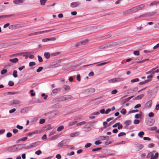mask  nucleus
Listing matches in <instances>:
<instances>
[{
	"mask_svg": "<svg viewBox=\"0 0 159 159\" xmlns=\"http://www.w3.org/2000/svg\"><path fill=\"white\" fill-rule=\"evenodd\" d=\"M24 145L25 144H19L17 145H14V146L8 148L7 149V151L10 152H16L20 150L19 149H18V147L19 146L21 145Z\"/></svg>",
	"mask_w": 159,
	"mask_h": 159,
	"instance_id": "1",
	"label": "nucleus"
},
{
	"mask_svg": "<svg viewBox=\"0 0 159 159\" xmlns=\"http://www.w3.org/2000/svg\"><path fill=\"white\" fill-rule=\"evenodd\" d=\"M54 29H51V30H44L42 31H38V32H34L33 33H32L30 34H29L28 35L27 37H30L31 36H33L35 35H37L38 34H43L45 33L49 32L50 31H51L53 30Z\"/></svg>",
	"mask_w": 159,
	"mask_h": 159,
	"instance_id": "2",
	"label": "nucleus"
},
{
	"mask_svg": "<svg viewBox=\"0 0 159 159\" xmlns=\"http://www.w3.org/2000/svg\"><path fill=\"white\" fill-rule=\"evenodd\" d=\"M145 7L144 4H141L139 6L135 7L131 9H130L131 12L132 13L134 12H136L139 10H140Z\"/></svg>",
	"mask_w": 159,
	"mask_h": 159,
	"instance_id": "3",
	"label": "nucleus"
},
{
	"mask_svg": "<svg viewBox=\"0 0 159 159\" xmlns=\"http://www.w3.org/2000/svg\"><path fill=\"white\" fill-rule=\"evenodd\" d=\"M69 139H65L60 142L58 145V147H61L65 146L67 145L69 142Z\"/></svg>",
	"mask_w": 159,
	"mask_h": 159,
	"instance_id": "4",
	"label": "nucleus"
},
{
	"mask_svg": "<svg viewBox=\"0 0 159 159\" xmlns=\"http://www.w3.org/2000/svg\"><path fill=\"white\" fill-rule=\"evenodd\" d=\"M56 115V113L55 111H53L50 113H46L44 114L47 116L46 118L50 119L54 117Z\"/></svg>",
	"mask_w": 159,
	"mask_h": 159,
	"instance_id": "5",
	"label": "nucleus"
},
{
	"mask_svg": "<svg viewBox=\"0 0 159 159\" xmlns=\"http://www.w3.org/2000/svg\"><path fill=\"white\" fill-rule=\"evenodd\" d=\"M56 37H51L44 39H42V41L44 42H48L50 41H54L56 40Z\"/></svg>",
	"mask_w": 159,
	"mask_h": 159,
	"instance_id": "6",
	"label": "nucleus"
},
{
	"mask_svg": "<svg viewBox=\"0 0 159 159\" xmlns=\"http://www.w3.org/2000/svg\"><path fill=\"white\" fill-rule=\"evenodd\" d=\"M80 118L78 117H75L73 121H71L69 122L68 125L69 126H72L75 124L77 122V120Z\"/></svg>",
	"mask_w": 159,
	"mask_h": 159,
	"instance_id": "7",
	"label": "nucleus"
},
{
	"mask_svg": "<svg viewBox=\"0 0 159 159\" xmlns=\"http://www.w3.org/2000/svg\"><path fill=\"white\" fill-rule=\"evenodd\" d=\"M20 25L16 24V25H10L9 27V28L11 29H15L21 28L22 26H20Z\"/></svg>",
	"mask_w": 159,
	"mask_h": 159,
	"instance_id": "8",
	"label": "nucleus"
},
{
	"mask_svg": "<svg viewBox=\"0 0 159 159\" xmlns=\"http://www.w3.org/2000/svg\"><path fill=\"white\" fill-rule=\"evenodd\" d=\"M80 5V3L78 2H74L70 4V6L72 8H75L78 6Z\"/></svg>",
	"mask_w": 159,
	"mask_h": 159,
	"instance_id": "9",
	"label": "nucleus"
},
{
	"mask_svg": "<svg viewBox=\"0 0 159 159\" xmlns=\"http://www.w3.org/2000/svg\"><path fill=\"white\" fill-rule=\"evenodd\" d=\"M20 101L18 100L15 99L10 102V105H12L14 104H18L20 103Z\"/></svg>",
	"mask_w": 159,
	"mask_h": 159,
	"instance_id": "10",
	"label": "nucleus"
},
{
	"mask_svg": "<svg viewBox=\"0 0 159 159\" xmlns=\"http://www.w3.org/2000/svg\"><path fill=\"white\" fill-rule=\"evenodd\" d=\"M80 134V133L79 132L77 131L71 133L69 134V136L70 137H74L77 136Z\"/></svg>",
	"mask_w": 159,
	"mask_h": 159,
	"instance_id": "11",
	"label": "nucleus"
},
{
	"mask_svg": "<svg viewBox=\"0 0 159 159\" xmlns=\"http://www.w3.org/2000/svg\"><path fill=\"white\" fill-rule=\"evenodd\" d=\"M32 108V107H29L22 109L20 110V112L22 113H24L25 112L27 111L28 110L31 109Z\"/></svg>",
	"mask_w": 159,
	"mask_h": 159,
	"instance_id": "12",
	"label": "nucleus"
},
{
	"mask_svg": "<svg viewBox=\"0 0 159 159\" xmlns=\"http://www.w3.org/2000/svg\"><path fill=\"white\" fill-rule=\"evenodd\" d=\"M138 88L135 87L133 89H130L128 90V93H131L133 92L136 91L138 90Z\"/></svg>",
	"mask_w": 159,
	"mask_h": 159,
	"instance_id": "13",
	"label": "nucleus"
},
{
	"mask_svg": "<svg viewBox=\"0 0 159 159\" xmlns=\"http://www.w3.org/2000/svg\"><path fill=\"white\" fill-rule=\"evenodd\" d=\"M137 151H139L142 149L144 145L142 144L136 145L135 146Z\"/></svg>",
	"mask_w": 159,
	"mask_h": 159,
	"instance_id": "14",
	"label": "nucleus"
},
{
	"mask_svg": "<svg viewBox=\"0 0 159 159\" xmlns=\"http://www.w3.org/2000/svg\"><path fill=\"white\" fill-rule=\"evenodd\" d=\"M29 54V52H26L20 53H19L14 54V55H15V56H18V55H23V57H26V58H27V55H28Z\"/></svg>",
	"mask_w": 159,
	"mask_h": 159,
	"instance_id": "15",
	"label": "nucleus"
},
{
	"mask_svg": "<svg viewBox=\"0 0 159 159\" xmlns=\"http://www.w3.org/2000/svg\"><path fill=\"white\" fill-rule=\"evenodd\" d=\"M83 128L84 129V130L86 131H89L91 129V128L90 126V125H87L84 126L83 127Z\"/></svg>",
	"mask_w": 159,
	"mask_h": 159,
	"instance_id": "16",
	"label": "nucleus"
},
{
	"mask_svg": "<svg viewBox=\"0 0 159 159\" xmlns=\"http://www.w3.org/2000/svg\"><path fill=\"white\" fill-rule=\"evenodd\" d=\"M40 142L39 141H37L34 143H32L31 144L32 148H33L34 147H36L40 145Z\"/></svg>",
	"mask_w": 159,
	"mask_h": 159,
	"instance_id": "17",
	"label": "nucleus"
},
{
	"mask_svg": "<svg viewBox=\"0 0 159 159\" xmlns=\"http://www.w3.org/2000/svg\"><path fill=\"white\" fill-rule=\"evenodd\" d=\"M144 96V94H141L138 95L133 99L134 100H137L142 99Z\"/></svg>",
	"mask_w": 159,
	"mask_h": 159,
	"instance_id": "18",
	"label": "nucleus"
},
{
	"mask_svg": "<svg viewBox=\"0 0 159 159\" xmlns=\"http://www.w3.org/2000/svg\"><path fill=\"white\" fill-rule=\"evenodd\" d=\"M56 100L58 102L65 101V95L61 96L58 98H57Z\"/></svg>",
	"mask_w": 159,
	"mask_h": 159,
	"instance_id": "19",
	"label": "nucleus"
},
{
	"mask_svg": "<svg viewBox=\"0 0 159 159\" xmlns=\"http://www.w3.org/2000/svg\"><path fill=\"white\" fill-rule=\"evenodd\" d=\"M131 123V120H127L125 122V124L126 125L124 127V128L125 129L129 125H130Z\"/></svg>",
	"mask_w": 159,
	"mask_h": 159,
	"instance_id": "20",
	"label": "nucleus"
},
{
	"mask_svg": "<svg viewBox=\"0 0 159 159\" xmlns=\"http://www.w3.org/2000/svg\"><path fill=\"white\" fill-rule=\"evenodd\" d=\"M80 42L81 45H84L88 43L89 40L88 39H85Z\"/></svg>",
	"mask_w": 159,
	"mask_h": 159,
	"instance_id": "21",
	"label": "nucleus"
},
{
	"mask_svg": "<svg viewBox=\"0 0 159 159\" xmlns=\"http://www.w3.org/2000/svg\"><path fill=\"white\" fill-rule=\"evenodd\" d=\"M38 133V130H36L32 132L29 133L27 134L28 136H31L32 135L35 134H37Z\"/></svg>",
	"mask_w": 159,
	"mask_h": 159,
	"instance_id": "22",
	"label": "nucleus"
},
{
	"mask_svg": "<svg viewBox=\"0 0 159 159\" xmlns=\"http://www.w3.org/2000/svg\"><path fill=\"white\" fill-rule=\"evenodd\" d=\"M154 123V120L152 119L151 121H148L146 122V123L147 125H152Z\"/></svg>",
	"mask_w": 159,
	"mask_h": 159,
	"instance_id": "23",
	"label": "nucleus"
},
{
	"mask_svg": "<svg viewBox=\"0 0 159 159\" xmlns=\"http://www.w3.org/2000/svg\"><path fill=\"white\" fill-rule=\"evenodd\" d=\"M151 81V80H145L144 81H143V82H139V85H142L144 84L147 83L148 82H149L150 81Z\"/></svg>",
	"mask_w": 159,
	"mask_h": 159,
	"instance_id": "24",
	"label": "nucleus"
},
{
	"mask_svg": "<svg viewBox=\"0 0 159 159\" xmlns=\"http://www.w3.org/2000/svg\"><path fill=\"white\" fill-rule=\"evenodd\" d=\"M116 83L120 82L124 80V79L122 78H115Z\"/></svg>",
	"mask_w": 159,
	"mask_h": 159,
	"instance_id": "25",
	"label": "nucleus"
},
{
	"mask_svg": "<svg viewBox=\"0 0 159 159\" xmlns=\"http://www.w3.org/2000/svg\"><path fill=\"white\" fill-rule=\"evenodd\" d=\"M25 0H16L13 1V2L15 4H18L19 3H23Z\"/></svg>",
	"mask_w": 159,
	"mask_h": 159,
	"instance_id": "26",
	"label": "nucleus"
},
{
	"mask_svg": "<svg viewBox=\"0 0 159 159\" xmlns=\"http://www.w3.org/2000/svg\"><path fill=\"white\" fill-rule=\"evenodd\" d=\"M100 139L101 140H108L109 139V137L108 136H101L100 137Z\"/></svg>",
	"mask_w": 159,
	"mask_h": 159,
	"instance_id": "27",
	"label": "nucleus"
},
{
	"mask_svg": "<svg viewBox=\"0 0 159 159\" xmlns=\"http://www.w3.org/2000/svg\"><path fill=\"white\" fill-rule=\"evenodd\" d=\"M44 56L46 59H49L50 56V54L48 52H46L44 53Z\"/></svg>",
	"mask_w": 159,
	"mask_h": 159,
	"instance_id": "28",
	"label": "nucleus"
},
{
	"mask_svg": "<svg viewBox=\"0 0 159 159\" xmlns=\"http://www.w3.org/2000/svg\"><path fill=\"white\" fill-rule=\"evenodd\" d=\"M146 157L147 158H148L150 157L151 158H153V152H150L149 153L147 156Z\"/></svg>",
	"mask_w": 159,
	"mask_h": 159,
	"instance_id": "29",
	"label": "nucleus"
},
{
	"mask_svg": "<svg viewBox=\"0 0 159 159\" xmlns=\"http://www.w3.org/2000/svg\"><path fill=\"white\" fill-rule=\"evenodd\" d=\"M131 13H132L131 12L130 9H129V10L123 12V14L125 16L127 15H128Z\"/></svg>",
	"mask_w": 159,
	"mask_h": 159,
	"instance_id": "30",
	"label": "nucleus"
},
{
	"mask_svg": "<svg viewBox=\"0 0 159 159\" xmlns=\"http://www.w3.org/2000/svg\"><path fill=\"white\" fill-rule=\"evenodd\" d=\"M108 83H116V80L115 78L112 79L108 80Z\"/></svg>",
	"mask_w": 159,
	"mask_h": 159,
	"instance_id": "31",
	"label": "nucleus"
},
{
	"mask_svg": "<svg viewBox=\"0 0 159 159\" xmlns=\"http://www.w3.org/2000/svg\"><path fill=\"white\" fill-rule=\"evenodd\" d=\"M159 4V1H155L151 2L150 4V6H153L154 5H156L157 4Z\"/></svg>",
	"mask_w": 159,
	"mask_h": 159,
	"instance_id": "32",
	"label": "nucleus"
},
{
	"mask_svg": "<svg viewBox=\"0 0 159 159\" xmlns=\"http://www.w3.org/2000/svg\"><path fill=\"white\" fill-rule=\"evenodd\" d=\"M60 88H57L53 89L52 91V92L54 93H57L58 91L60 90Z\"/></svg>",
	"mask_w": 159,
	"mask_h": 159,
	"instance_id": "33",
	"label": "nucleus"
},
{
	"mask_svg": "<svg viewBox=\"0 0 159 159\" xmlns=\"http://www.w3.org/2000/svg\"><path fill=\"white\" fill-rule=\"evenodd\" d=\"M9 61L11 62H12L13 63H16L18 61V59L17 58H14L13 59H10L9 60Z\"/></svg>",
	"mask_w": 159,
	"mask_h": 159,
	"instance_id": "34",
	"label": "nucleus"
},
{
	"mask_svg": "<svg viewBox=\"0 0 159 159\" xmlns=\"http://www.w3.org/2000/svg\"><path fill=\"white\" fill-rule=\"evenodd\" d=\"M108 47V46L107 45H105L100 46L99 47V49H102L106 48Z\"/></svg>",
	"mask_w": 159,
	"mask_h": 159,
	"instance_id": "35",
	"label": "nucleus"
},
{
	"mask_svg": "<svg viewBox=\"0 0 159 159\" xmlns=\"http://www.w3.org/2000/svg\"><path fill=\"white\" fill-rule=\"evenodd\" d=\"M86 123V122L85 121H82L80 122H79L76 124V126H79L82 125H84Z\"/></svg>",
	"mask_w": 159,
	"mask_h": 159,
	"instance_id": "36",
	"label": "nucleus"
},
{
	"mask_svg": "<svg viewBox=\"0 0 159 159\" xmlns=\"http://www.w3.org/2000/svg\"><path fill=\"white\" fill-rule=\"evenodd\" d=\"M65 100L71 98L72 96L71 95H65Z\"/></svg>",
	"mask_w": 159,
	"mask_h": 159,
	"instance_id": "37",
	"label": "nucleus"
},
{
	"mask_svg": "<svg viewBox=\"0 0 159 159\" xmlns=\"http://www.w3.org/2000/svg\"><path fill=\"white\" fill-rule=\"evenodd\" d=\"M47 0H40L41 5H44Z\"/></svg>",
	"mask_w": 159,
	"mask_h": 159,
	"instance_id": "38",
	"label": "nucleus"
},
{
	"mask_svg": "<svg viewBox=\"0 0 159 159\" xmlns=\"http://www.w3.org/2000/svg\"><path fill=\"white\" fill-rule=\"evenodd\" d=\"M17 71L16 70H14L12 75L15 78H16L17 77Z\"/></svg>",
	"mask_w": 159,
	"mask_h": 159,
	"instance_id": "39",
	"label": "nucleus"
},
{
	"mask_svg": "<svg viewBox=\"0 0 159 159\" xmlns=\"http://www.w3.org/2000/svg\"><path fill=\"white\" fill-rule=\"evenodd\" d=\"M64 129V126L62 125L59 126L57 129V131H60Z\"/></svg>",
	"mask_w": 159,
	"mask_h": 159,
	"instance_id": "40",
	"label": "nucleus"
},
{
	"mask_svg": "<svg viewBox=\"0 0 159 159\" xmlns=\"http://www.w3.org/2000/svg\"><path fill=\"white\" fill-rule=\"evenodd\" d=\"M144 134V133L143 131H140L138 135L139 137H142V136Z\"/></svg>",
	"mask_w": 159,
	"mask_h": 159,
	"instance_id": "41",
	"label": "nucleus"
},
{
	"mask_svg": "<svg viewBox=\"0 0 159 159\" xmlns=\"http://www.w3.org/2000/svg\"><path fill=\"white\" fill-rule=\"evenodd\" d=\"M158 152H156L155 154V155L153 157V158H151V159H157L158 157Z\"/></svg>",
	"mask_w": 159,
	"mask_h": 159,
	"instance_id": "42",
	"label": "nucleus"
},
{
	"mask_svg": "<svg viewBox=\"0 0 159 159\" xmlns=\"http://www.w3.org/2000/svg\"><path fill=\"white\" fill-rule=\"evenodd\" d=\"M126 111L125 109L124 108H122L120 111V112L121 114L124 115L125 114L126 112Z\"/></svg>",
	"mask_w": 159,
	"mask_h": 159,
	"instance_id": "43",
	"label": "nucleus"
},
{
	"mask_svg": "<svg viewBox=\"0 0 159 159\" xmlns=\"http://www.w3.org/2000/svg\"><path fill=\"white\" fill-rule=\"evenodd\" d=\"M92 144L91 143H87L85 145V147L86 148H88L90 147V146H92Z\"/></svg>",
	"mask_w": 159,
	"mask_h": 159,
	"instance_id": "44",
	"label": "nucleus"
},
{
	"mask_svg": "<svg viewBox=\"0 0 159 159\" xmlns=\"http://www.w3.org/2000/svg\"><path fill=\"white\" fill-rule=\"evenodd\" d=\"M31 146V144H30V145H29L28 146L23 147H22V148H24L25 149H31V148H32Z\"/></svg>",
	"mask_w": 159,
	"mask_h": 159,
	"instance_id": "45",
	"label": "nucleus"
},
{
	"mask_svg": "<svg viewBox=\"0 0 159 159\" xmlns=\"http://www.w3.org/2000/svg\"><path fill=\"white\" fill-rule=\"evenodd\" d=\"M139 81V79L138 78H136L135 79H133L131 80V83H134L137 82H138Z\"/></svg>",
	"mask_w": 159,
	"mask_h": 159,
	"instance_id": "46",
	"label": "nucleus"
},
{
	"mask_svg": "<svg viewBox=\"0 0 159 159\" xmlns=\"http://www.w3.org/2000/svg\"><path fill=\"white\" fill-rule=\"evenodd\" d=\"M38 60L39 62H41L43 61L42 57L38 55Z\"/></svg>",
	"mask_w": 159,
	"mask_h": 159,
	"instance_id": "47",
	"label": "nucleus"
},
{
	"mask_svg": "<svg viewBox=\"0 0 159 159\" xmlns=\"http://www.w3.org/2000/svg\"><path fill=\"white\" fill-rule=\"evenodd\" d=\"M103 125L105 128H106L107 126H109V125H107V121H104L103 123Z\"/></svg>",
	"mask_w": 159,
	"mask_h": 159,
	"instance_id": "48",
	"label": "nucleus"
},
{
	"mask_svg": "<svg viewBox=\"0 0 159 159\" xmlns=\"http://www.w3.org/2000/svg\"><path fill=\"white\" fill-rule=\"evenodd\" d=\"M17 92H7V94H15Z\"/></svg>",
	"mask_w": 159,
	"mask_h": 159,
	"instance_id": "49",
	"label": "nucleus"
},
{
	"mask_svg": "<svg viewBox=\"0 0 159 159\" xmlns=\"http://www.w3.org/2000/svg\"><path fill=\"white\" fill-rule=\"evenodd\" d=\"M133 53L134 55L136 56H139V51H134Z\"/></svg>",
	"mask_w": 159,
	"mask_h": 159,
	"instance_id": "50",
	"label": "nucleus"
},
{
	"mask_svg": "<svg viewBox=\"0 0 159 159\" xmlns=\"http://www.w3.org/2000/svg\"><path fill=\"white\" fill-rule=\"evenodd\" d=\"M42 153V151L41 150H38L35 152V154L37 155H39L41 154Z\"/></svg>",
	"mask_w": 159,
	"mask_h": 159,
	"instance_id": "51",
	"label": "nucleus"
},
{
	"mask_svg": "<svg viewBox=\"0 0 159 159\" xmlns=\"http://www.w3.org/2000/svg\"><path fill=\"white\" fill-rule=\"evenodd\" d=\"M35 63L34 62H30L29 63V66H32L35 65Z\"/></svg>",
	"mask_w": 159,
	"mask_h": 159,
	"instance_id": "52",
	"label": "nucleus"
},
{
	"mask_svg": "<svg viewBox=\"0 0 159 159\" xmlns=\"http://www.w3.org/2000/svg\"><path fill=\"white\" fill-rule=\"evenodd\" d=\"M12 136V134L10 132H8L7 133L6 136L7 138H10Z\"/></svg>",
	"mask_w": 159,
	"mask_h": 159,
	"instance_id": "53",
	"label": "nucleus"
},
{
	"mask_svg": "<svg viewBox=\"0 0 159 159\" xmlns=\"http://www.w3.org/2000/svg\"><path fill=\"white\" fill-rule=\"evenodd\" d=\"M64 88L65 90H69L70 89V86L68 85H65Z\"/></svg>",
	"mask_w": 159,
	"mask_h": 159,
	"instance_id": "54",
	"label": "nucleus"
},
{
	"mask_svg": "<svg viewBox=\"0 0 159 159\" xmlns=\"http://www.w3.org/2000/svg\"><path fill=\"white\" fill-rule=\"evenodd\" d=\"M126 134L125 133L122 132L119 134L118 135V137H120L122 136H124Z\"/></svg>",
	"mask_w": 159,
	"mask_h": 159,
	"instance_id": "55",
	"label": "nucleus"
},
{
	"mask_svg": "<svg viewBox=\"0 0 159 159\" xmlns=\"http://www.w3.org/2000/svg\"><path fill=\"white\" fill-rule=\"evenodd\" d=\"M102 149L101 148H93L92 149V151L93 152H94L96 151H99Z\"/></svg>",
	"mask_w": 159,
	"mask_h": 159,
	"instance_id": "56",
	"label": "nucleus"
},
{
	"mask_svg": "<svg viewBox=\"0 0 159 159\" xmlns=\"http://www.w3.org/2000/svg\"><path fill=\"white\" fill-rule=\"evenodd\" d=\"M118 92V91L116 89H114L112 90L111 92V93L112 94H115Z\"/></svg>",
	"mask_w": 159,
	"mask_h": 159,
	"instance_id": "57",
	"label": "nucleus"
},
{
	"mask_svg": "<svg viewBox=\"0 0 159 159\" xmlns=\"http://www.w3.org/2000/svg\"><path fill=\"white\" fill-rule=\"evenodd\" d=\"M45 122V119H40V120H39V123L40 124H42L44 123Z\"/></svg>",
	"mask_w": 159,
	"mask_h": 159,
	"instance_id": "58",
	"label": "nucleus"
},
{
	"mask_svg": "<svg viewBox=\"0 0 159 159\" xmlns=\"http://www.w3.org/2000/svg\"><path fill=\"white\" fill-rule=\"evenodd\" d=\"M154 27L156 29H159V23L155 24L154 25Z\"/></svg>",
	"mask_w": 159,
	"mask_h": 159,
	"instance_id": "59",
	"label": "nucleus"
},
{
	"mask_svg": "<svg viewBox=\"0 0 159 159\" xmlns=\"http://www.w3.org/2000/svg\"><path fill=\"white\" fill-rule=\"evenodd\" d=\"M76 78H77V80L78 81H80L81 80H80V75L78 74L77 75Z\"/></svg>",
	"mask_w": 159,
	"mask_h": 159,
	"instance_id": "60",
	"label": "nucleus"
},
{
	"mask_svg": "<svg viewBox=\"0 0 159 159\" xmlns=\"http://www.w3.org/2000/svg\"><path fill=\"white\" fill-rule=\"evenodd\" d=\"M8 84L10 86H12L14 84V83L12 81H9L8 83Z\"/></svg>",
	"mask_w": 159,
	"mask_h": 159,
	"instance_id": "61",
	"label": "nucleus"
},
{
	"mask_svg": "<svg viewBox=\"0 0 159 159\" xmlns=\"http://www.w3.org/2000/svg\"><path fill=\"white\" fill-rule=\"evenodd\" d=\"M141 106V105L140 104H138L136 105L134 107V108L136 109L140 107Z\"/></svg>",
	"mask_w": 159,
	"mask_h": 159,
	"instance_id": "62",
	"label": "nucleus"
},
{
	"mask_svg": "<svg viewBox=\"0 0 159 159\" xmlns=\"http://www.w3.org/2000/svg\"><path fill=\"white\" fill-rule=\"evenodd\" d=\"M141 115L140 114H136L135 116V117L136 118H139L140 117Z\"/></svg>",
	"mask_w": 159,
	"mask_h": 159,
	"instance_id": "63",
	"label": "nucleus"
},
{
	"mask_svg": "<svg viewBox=\"0 0 159 159\" xmlns=\"http://www.w3.org/2000/svg\"><path fill=\"white\" fill-rule=\"evenodd\" d=\"M59 66V64H53V65H52L51 67V68H54L55 67H58Z\"/></svg>",
	"mask_w": 159,
	"mask_h": 159,
	"instance_id": "64",
	"label": "nucleus"
}]
</instances>
